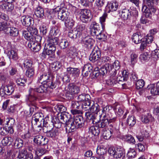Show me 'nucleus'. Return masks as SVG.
<instances>
[{
    "mask_svg": "<svg viewBox=\"0 0 159 159\" xmlns=\"http://www.w3.org/2000/svg\"><path fill=\"white\" fill-rule=\"evenodd\" d=\"M39 87L36 86L35 88H30L29 89V94L26 96V100L30 109H36L37 108L36 105L35 101L39 96L40 93H45L49 87L47 85L39 84Z\"/></svg>",
    "mask_w": 159,
    "mask_h": 159,
    "instance_id": "f257e3e1",
    "label": "nucleus"
},
{
    "mask_svg": "<svg viewBox=\"0 0 159 159\" xmlns=\"http://www.w3.org/2000/svg\"><path fill=\"white\" fill-rule=\"evenodd\" d=\"M55 7L53 9V11L57 14L58 19L61 21H65L68 18L69 13L65 5L64 0H55Z\"/></svg>",
    "mask_w": 159,
    "mask_h": 159,
    "instance_id": "f03ea898",
    "label": "nucleus"
},
{
    "mask_svg": "<svg viewBox=\"0 0 159 159\" xmlns=\"http://www.w3.org/2000/svg\"><path fill=\"white\" fill-rule=\"evenodd\" d=\"M84 120L81 116L75 117L74 120H68L66 124V129L69 132H73L75 128L82 127L84 125Z\"/></svg>",
    "mask_w": 159,
    "mask_h": 159,
    "instance_id": "7ed1b4c3",
    "label": "nucleus"
},
{
    "mask_svg": "<svg viewBox=\"0 0 159 159\" xmlns=\"http://www.w3.org/2000/svg\"><path fill=\"white\" fill-rule=\"evenodd\" d=\"M107 16V14L104 13L100 18V22L102 28L99 26L98 24L95 22L92 23L90 26V29L91 34L93 35H96V37L101 34L105 28V21Z\"/></svg>",
    "mask_w": 159,
    "mask_h": 159,
    "instance_id": "20e7f679",
    "label": "nucleus"
},
{
    "mask_svg": "<svg viewBox=\"0 0 159 159\" xmlns=\"http://www.w3.org/2000/svg\"><path fill=\"white\" fill-rule=\"evenodd\" d=\"M102 113L101 116L102 117V121L98 123V125L99 127L103 128L109 125L110 127L113 128L116 118H110L108 114H107L105 110H102Z\"/></svg>",
    "mask_w": 159,
    "mask_h": 159,
    "instance_id": "39448f33",
    "label": "nucleus"
},
{
    "mask_svg": "<svg viewBox=\"0 0 159 159\" xmlns=\"http://www.w3.org/2000/svg\"><path fill=\"white\" fill-rule=\"evenodd\" d=\"M37 82H39V84L46 85L49 88L52 89H55L57 86L50 75L45 74L42 75L39 77Z\"/></svg>",
    "mask_w": 159,
    "mask_h": 159,
    "instance_id": "423d86ee",
    "label": "nucleus"
},
{
    "mask_svg": "<svg viewBox=\"0 0 159 159\" xmlns=\"http://www.w3.org/2000/svg\"><path fill=\"white\" fill-rule=\"evenodd\" d=\"M68 89L66 96L69 100L73 99L74 95L78 93L80 91L79 87L72 83L69 84Z\"/></svg>",
    "mask_w": 159,
    "mask_h": 159,
    "instance_id": "0eeeda50",
    "label": "nucleus"
},
{
    "mask_svg": "<svg viewBox=\"0 0 159 159\" xmlns=\"http://www.w3.org/2000/svg\"><path fill=\"white\" fill-rule=\"evenodd\" d=\"M108 152L110 156L116 159L120 158L123 155L122 149L120 148L117 147L109 148Z\"/></svg>",
    "mask_w": 159,
    "mask_h": 159,
    "instance_id": "6e6552de",
    "label": "nucleus"
},
{
    "mask_svg": "<svg viewBox=\"0 0 159 159\" xmlns=\"http://www.w3.org/2000/svg\"><path fill=\"white\" fill-rule=\"evenodd\" d=\"M80 12V18L83 23H87L90 20L91 15L90 11L86 9H81Z\"/></svg>",
    "mask_w": 159,
    "mask_h": 159,
    "instance_id": "1a4fd4ad",
    "label": "nucleus"
},
{
    "mask_svg": "<svg viewBox=\"0 0 159 159\" xmlns=\"http://www.w3.org/2000/svg\"><path fill=\"white\" fill-rule=\"evenodd\" d=\"M34 142L38 146H46L48 142V138L44 137L43 136L39 135L35 136L33 139Z\"/></svg>",
    "mask_w": 159,
    "mask_h": 159,
    "instance_id": "9d476101",
    "label": "nucleus"
},
{
    "mask_svg": "<svg viewBox=\"0 0 159 159\" xmlns=\"http://www.w3.org/2000/svg\"><path fill=\"white\" fill-rule=\"evenodd\" d=\"M101 54L100 50L98 47L94 48L90 54L89 60L90 61L94 62L97 61L101 57Z\"/></svg>",
    "mask_w": 159,
    "mask_h": 159,
    "instance_id": "9b49d317",
    "label": "nucleus"
},
{
    "mask_svg": "<svg viewBox=\"0 0 159 159\" xmlns=\"http://www.w3.org/2000/svg\"><path fill=\"white\" fill-rule=\"evenodd\" d=\"M82 43L88 49H91L95 43V40L90 36H86L82 40Z\"/></svg>",
    "mask_w": 159,
    "mask_h": 159,
    "instance_id": "f8f14e48",
    "label": "nucleus"
},
{
    "mask_svg": "<svg viewBox=\"0 0 159 159\" xmlns=\"http://www.w3.org/2000/svg\"><path fill=\"white\" fill-rule=\"evenodd\" d=\"M20 21L23 26L28 27L33 22V20L30 16L24 15L21 17Z\"/></svg>",
    "mask_w": 159,
    "mask_h": 159,
    "instance_id": "ddd939ff",
    "label": "nucleus"
},
{
    "mask_svg": "<svg viewBox=\"0 0 159 159\" xmlns=\"http://www.w3.org/2000/svg\"><path fill=\"white\" fill-rule=\"evenodd\" d=\"M14 88L13 86L11 85H7L6 86H2L0 89V92L2 91L4 94L10 95L11 94L14 92Z\"/></svg>",
    "mask_w": 159,
    "mask_h": 159,
    "instance_id": "4468645a",
    "label": "nucleus"
},
{
    "mask_svg": "<svg viewBox=\"0 0 159 159\" xmlns=\"http://www.w3.org/2000/svg\"><path fill=\"white\" fill-rule=\"evenodd\" d=\"M118 78H119V75H118L117 77L110 76V78L107 80L106 83L108 85L112 86L117 84H121L122 85H124V84H122L121 81L119 80Z\"/></svg>",
    "mask_w": 159,
    "mask_h": 159,
    "instance_id": "2eb2a0df",
    "label": "nucleus"
},
{
    "mask_svg": "<svg viewBox=\"0 0 159 159\" xmlns=\"http://www.w3.org/2000/svg\"><path fill=\"white\" fill-rule=\"evenodd\" d=\"M81 36V33L75 28L68 33L69 37L74 40L79 38Z\"/></svg>",
    "mask_w": 159,
    "mask_h": 159,
    "instance_id": "dca6fc26",
    "label": "nucleus"
},
{
    "mask_svg": "<svg viewBox=\"0 0 159 159\" xmlns=\"http://www.w3.org/2000/svg\"><path fill=\"white\" fill-rule=\"evenodd\" d=\"M0 7L4 11L11 12L13 10L14 6V4L10 3L2 2L0 5Z\"/></svg>",
    "mask_w": 159,
    "mask_h": 159,
    "instance_id": "f3484780",
    "label": "nucleus"
},
{
    "mask_svg": "<svg viewBox=\"0 0 159 159\" xmlns=\"http://www.w3.org/2000/svg\"><path fill=\"white\" fill-rule=\"evenodd\" d=\"M112 69L111 64L109 63L106 64L99 69V73L101 75L104 76L106 75L108 72L110 71Z\"/></svg>",
    "mask_w": 159,
    "mask_h": 159,
    "instance_id": "a211bd4d",
    "label": "nucleus"
},
{
    "mask_svg": "<svg viewBox=\"0 0 159 159\" xmlns=\"http://www.w3.org/2000/svg\"><path fill=\"white\" fill-rule=\"evenodd\" d=\"M118 3L116 1H112L108 2L107 7L109 9V11L113 12L116 11L118 7Z\"/></svg>",
    "mask_w": 159,
    "mask_h": 159,
    "instance_id": "6ab92c4d",
    "label": "nucleus"
},
{
    "mask_svg": "<svg viewBox=\"0 0 159 159\" xmlns=\"http://www.w3.org/2000/svg\"><path fill=\"white\" fill-rule=\"evenodd\" d=\"M33 120H34L36 124L41 123L45 122L43 114L40 112H37L35 113L33 116Z\"/></svg>",
    "mask_w": 159,
    "mask_h": 159,
    "instance_id": "aec40b11",
    "label": "nucleus"
},
{
    "mask_svg": "<svg viewBox=\"0 0 159 159\" xmlns=\"http://www.w3.org/2000/svg\"><path fill=\"white\" fill-rule=\"evenodd\" d=\"M35 14L38 18L42 19L45 17L43 9L40 6H39L36 8Z\"/></svg>",
    "mask_w": 159,
    "mask_h": 159,
    "instance_id": "412c9836",
    "label": "nucleus"
},
{
    "mask_svg": "<svg viewBox=\"0 0 159 159\" xmlns=\"http://www.w3.org/2000/svg\"><path fill=\"white\" fill-rule=\"evenodd\" d=\"M133 13L129 9H123L121 14V18L124 20L129 19L131 18Z\"/></svg>",
    "mask_w": 159,
    "mask_h": 159,
    "instance_id": "4be33fe9",
    "label": "nucleus"
},
{
    "mask_svg": "<svg viewBox=\"0 0 159 159\" xmlns=\"http://www.w3.org/2000/svg\"><path fill=\"white\" fill-rule=\"evenodd\" d=\"M5 32L7 34L12 37H16L18 35L19 31L15 27L9 26L7 31Z\"/></svg>",
    "mask_w": 159,
    "mask_h": 159,
    "instance_id": "5701e85b",
    "label": "nucleus"
},
{
    "mask_svg": "<svg viewBox=\"0 0 159 159\" xmlns=\"http://www.w3.org/2000/svg\"><path fill=\"white\" fill-rule=\"evenodd\" d=\"M66 70L68 74L71 75L75 78L77 77L80 73V70L75 68L68 67L67 68Z\"/></svg>",
    "mask_w": 159,
    "mask_h": 159,
    "instance_id": "b1692460",
    "label": "nucleus"
},
{
    "mask_svg": "<svg viewBox=\"0 0 159 159\" xmlns=\"http://www.w3.org/2000/svg\"><path fill=\"white\" fill-rule=\"evenodd\" d=\"M48 131L46 132V136L52 138H56L59 135L58 130V129H48Z\"/></svg>",
    "mask_w": 159,
    "mask_h": 159,
    "instance_id": "393cba45",
    "label": "nucleus"
},
{
    "mask_svg": "<svg viewBox=\"0 0 159 159\" xmlns=\"http://www.w3.org/2000/svg\"><path fill=\"white\" fill-rule=\"evenodd\" d=\"M55 110L56 111H53V112L55 113V116H57L58 118L63 120L64 122H66V124L68 122L66 113L65 112H59L61 110H58L59 111H57V110Z\"/></svg>",
    "mask_w": 159,
    "mask_h": 159,
    "instance_id": "a878e982",
    "label": "nucleus"
},
{
    "mask_svg": "<svg viewBox=\"0 0 159 159\" xmlns=\"http://www.w3.org/2000/svg\"><path fill=\"white\" fill-rule=\"evenodd\" d=\"M142 36L140 33H135L132 36V39L133 41L135 44H138L141 43L143 39Z\"/></svg>",
    "mask_w": 159,
    "mask_h": 159,
    "instance_id": "bb28decb",
    "label": "nucleus"
},
{
    "mask_svg": "<svg viewBox=\"0 0 159 159\" xmlns=\"http://www.w3.org/2000/svg\"><path fill=\"white\" fill-rule=\"evenodd\" d=\"M7 55L10 59L16 61L19 59V57L16 52L13 50H9L8 52Z\"/></svg>",
    "mask_w": 159,
    "mask_h": 159,
    "instance_id": "cd10ccee",
    "label": "nucleus"
},
{
    "mask_svg": "<svg viewBox=\"0 0 159 159\" xmlns=\"http://www.w3.org/2000/svg\"><path fill=\"white\" fill-rule=\"evenodd\" d=\"M105 130H104L102 133V135L104 139L108 140L109 139L113 134V129L110 128V130L107 129V130L105 129Z\"/></svg>",
    "mask_w": 159,
    "mask_h": 159,
    "instance_id": "c85d7f7f",
    "label": "nucleus"
},
{
    "mask_svg": "<svg viewBox=\"0 0 159 159\" xmlns=\"http://www.w3.org/2000/svg\"><path fill=\"white\" fill-rule=\"evenodd\" d=\"M121 74H122V76L121 75V74H119L118 73V75L119 76L118 80H119L121 81L122 83L124 81H126L128 78L129 73L126 70H124L123 72H121Z\"/></svg>",
    "mask_w": 159,
    "mask_h": 159,
    "instance_id": "c756f323",
    "label": "nucleus"
},
{
    "mask_svg": "<svg viewBox=\"0 0 159 159\" xmlns=\"http://www.w3.org/2000/svg\"><path fill=\"white\" fill-rule=\"evenodd\" d=\"M89 131L94 136H98L100 133L99 127L97 126H91L89 129Z\"/></svg>",
    "mask_w": 159,
    "mask_h": 159,
    "instance_id": "7c9ffc66",
    "label": "nucleus"
},
{
    "mask_svg": "<svg viewBox=\"0 0 159 159\" xmlns=\"http://www.w3.org/2000/svg\"><path fill=\"white\" fill-rule=\"evenodd\" d=\"M150 92L153 95H159V88L155 84H151L150 85Z\"/></svg>",
    "mask_w": 159,
    "mask_h": 159,
    "instance_id": "2f4dec72",
    "label": "nucleus"
},
{
    "mask_svg": "<svg viewBox=\"0 0 159 159\" xmlns=\"http://www.w3.org/2000/svg\"><path fill=\"white\" fill-rule=\"evenodd\" d=\"M90 98V96L88 94L85 93L80 95L78 97L77 99L79 101L87 102L89 101Z\"/></svg>",
    "mask_w": 159,
    "mask_h": 159,
    "instance_id": "473e14b6",
    "label": "nucleus"
},
{
    "mask_svg": "<svg viewBox=\"0 0 159 159\" xmlns=\"http://www.w3.org/2000/svg\"><path fill=\"white\" fill-rule=\"evenodd\" d=\"M123 139L129 143L134 144L135 143L133 137L130 134H126L123 136Z\"/></svg>",
    "mask_w": 159,
    "mask_h": 159,
    "instance_id": "72a5a7b5",
    "label": "nucleus"
},
{
    "mask_svg": "<svg viewBox=\"0 0 159 159\" xmlns=\"http://www.w3.org/2000/svg\"><path fill=\"white\" fill-rule=\"evenodd\" d=\"M153 118L152 115L149 113H148L147 115L144 116L142 117L141 118V121L145 123H147L150 121H152Z\"/></svg>",
    "mask_w": 159,
    "mask_h": 159,
    "instance_id": "f704fd0d",
    "label": "nucleus"
},
{
    "mask_svg": "<svg viewBox=\"0 0 159 159\" xmlns=\"http://www.w3.org/2000/svg\"><path fill=\"white\" fill-rule=\"evenodd\" d=\"M136 154L135 150L133 148H130L128 151L127 156L128 159H132L135 157Z\"/></svg>",
    "mask_w": 159,
    "mask_h": 159,
    "instance_id": "c9c22d12",
    "label": "nucleus"
},
{
    "mask_svg": "<svg viewBox=\"0 0 159 159\" xmlns=\"http://www.w3.org/2000/svg\"><path fill=\"white\" fill-rule=\"evenodd\" d=\"M23 145V141L20 138H17L14 143V147L16 148H19Z\"/></svg>",
    "mask_w": 159,
    "mask_h": 159,
    "instance_id": "e433bc0d",
    "label": "nucleus"
},
{
    "mask_svg": "<svg viewBox=\"0 0 159 159\" xmlns=\"http://www.w3.org/2000/svg\"><path fill=\"white\" fill-rule=\"evenodd\" d=\"M16 153V152H13L12 149L8 150L7 154H6L7 159H14L16 157H17Z\"/></svg>",
    "mask_w": 159,
    "mask_h": 159,
    "instance_id": "4c0bfd02",
    "label": "nucleus"
},
{
    "mask_svg": "<svg viewBox=\"0 0 159 159\" xmlns=\"http://www.w3.org/2000/svg\"><path fill=\"white\" fill-rule=\"evenodd\" d=\"M105 3V0H96L95 4V7L99 11H101V7L104 5Z\"/></svg>",
    "mask_w": 159,
    "mask_h": 159,
    "instance_id": "58836bf2",
    "label": "nucleus"
},
{
    "mask_svg": "<svg viewBox=\"0 0 159 159\" xmlns=\"http://www.w3.org/2000/svg\"><path fill=\"white\" fill-rule=\"evenodd\" d=\"M128 124L130 127L133 126L136 123V119L133 116H129L127 120Z\"/></svg>",
    "mask_w": 159,
    "mask_h": 159,
    "instance_id": "ea45409f",
    "label": "nucleus"
},
{
    "mask_svg": "<svg viewBox=\"0 0 159 159\" xmlns=\"http://www.w3.org/2000/svg\"><path fill=\"white\" fill-rule=\"evenodd\" d=\"M23 35L28 41L34 38L30 31L28 30L23 31Z\"/></svg>",
    "mask_w": 159,
    "mask_h": 159,
    "instance_id": "a19ab883",
    "label": "nucleus"
},
{
    "mask_svg": "<svg viewBox=\"0 0 159 159\" xmlns=\"http://www.w3.org/2000/svg\"><path fill=\"white\" fill-rule=\"evenodd\" d=\"M9 24L7 21L0 22V31H7L9 26Z\"/></svg>",
    "mask_w": 159,
    "mask_h": 159,
    "instance_id": "79ce46f5",
    "label": "nucleus"
},
{
    "mask_svg": "<svg viewBox=\"0 0 159 159\" xmlns=\"http://www.w3.org/2000/svg\"><path fill=\"white\" fill-rule=\"evenodd\" d=\"M52 122L53 123L52 125L57 128V129L60 128L61 126V124L58 118H53L52 120Z\"/></svg>",
    "mask_w": 159,
    "mask_h": 159,
    "instance_id": "37998d69",
    "label": "nucleus"
},
{
    "mask_svg": "<svg viewBox=\"0 0 159 159\" xmlns=\"http://www.w3.org/2000/svg\"><path fill=\"white\" fill-rule=\"evenodd\" d=\"M11 140L12 139L11 137H5L2 140L1 143L3 146H5L7 145L9 143L10 144L11 142Z\"/></svg>",
    "mask_w": 159,
    "mask_h": 159,
    "instance_id": "c03bdc74",
    "label": "nucleus"
},
{
    "mask_svg": "<svg viewBox=\"0 0 159 159\" xmlns=\"http://www.w3.org/2000/svg\"><path fill=\"white\" fill-rule=\"evenodd\" d=\"M50 33L54 36H59L61 34L59 29L57 26L54 27V28H52L50 30Z\"/></svg>",
    "mask_w": 159,
    "mask_h": 159,
    "instance_id": "a18cd8bd",
    "label": "nucleus"
},
{
    "mask_svg": "<svg viewBox=\"0 0 159 159\" xmlns=\"http://www.w3.org/2000/svg\"><path fill=\"white\" fill-rule=\"evenodd\" d=\"M59 46L61 49H64L68 46L69 43L66 40L63 39L60 42Z\"/></svg>",
    "mask_w": 159,
    "mask_h": 159,
    "instance_id": "49530a36",
    "label": "nucleus"
},
{
    "mask_svg": "<svg viewBox=\"0 0 159 159\" xmlns=\"http://www.w3.org/2000/svg\"><path fill=\"white\" fill-rule=\"evenodd\" d=\"M43 126V130L44 133H46V132L48 131V129H51V130L52 129V126H50V125L48 122L45 121L42 123Z\"/></svg>",
    "mask_w": 159,
    "mask_h": 159,
    "instance_id": "de8ad7c7",
    "label": "nucleus"
},
{
    "mask_svg": "<svg viewBox=\"0 0 159 159\" xmlns=\"http://www.w3.org/2000/svg\"><path fill=\"white\" fill-rule=\"evenodd\" d=\"M40 31L41 34L44 36H45L48 32V30L46 26L43 23L39 27Z\"/></svg>",
    "mask_w": 159,
    "mask_h": 159,
    "instance_id": "09e8293b",
    "label": "nucleus"
},
{
    "mask_svg": "<svg viewBox=\"0 0 159 159\" xmlns=\"http://www.w3.org/2000/svg\"><path fill=\"white\" fill-rule=\"evenodd\" d=\"M144 82L143 80H138L136 82V88L139 89L142 88L144 86Z\"/></svg>",
    "mask_w": 159,
    "mask_h": 159,
    "instance_id": "8fccbe9b",
    "label": "nucleus"
},
{
    "mask_svg": "<svg viewBox=\"0 0 159 159\" xmlns=\"http://www.w3.org/2000/svg\"><path fill=\"white\" fill-rule=\"evenodd\" d=\"M34 74V70L33 67L28 68L26 72V75L29 77L33 76Z\"/></svg>",
    "mask_w": 159,
    "mask_h": 159,
    "instance_id": "3c124183",
    "label": "nucleus"
},
{
    "mask_svg": "<svg viewBox=\"0 0 159 159\" xmlns=\"http://www.w3.org/2000/svg\"><path fill=\"white\" fill-rule=\"evenodd\" d=\"M58 40L57 37H52L49 39L48 43L57 46L58 44Z\"/></svg>",
    "mask_w": 159,
    "mask_h": 159,
    "instance_id": "603ef678",
    "label": "nucleus"
},
{
    "mask_svg": "<svg viewBox=\"0 0 159 159\" xmlns=\"http://www.w3.org/2000/svg\"><path fill=\"white\" fill-rule=\"evenodd\" d=\"M92 74V78L93 79L96 78L99 76L101 75L100 73H99V67H97L94 69Z\"/></svg>",
    "mask_w": 159,
    "mask_h": 159,
    "instance_id": "864d4df0",
    "label": "nucleus"
},
{
    "mask_svg": "<svg viewBox=\"0 0 159 159\" xmlns=\"http://www.w3.org/2000/svg\"><path fill=\"white\" fill-rule=\"evenodd\" d=\"M96 152L99 155H105L106 153V150L103 148L100 147H98L97 148Z\"/></svg>",
    "mask_w": 159,
    "mask_h": 159,
    "instance_id": "5fc2aeb1",
    "label": "nucleus"
},
{
    "mask_svg": "<svg viewBox=\"0 0 159 159\" xmlns=\"http://www.w3.org/2000/svg\"><path fill=\"white\" fill-rule=\"evenodd\" d=\"M41 44L37 41L35 43L31 50L35 52L39 51L41 49Z\"/></svg>",
    "mask_w": 159,
    "mask_h": 159,
    "instance_id": "6e6d98bb",
    "label": "nucleus"
},
{
    "mask_svg": "<svg viewBox=\"0 0 159 159\" xmlns=\"http://www.w3.org/2000/svg\"><path fill=\"white\" fill-rule=\"evenodd\" d=\"M150 57V55L148 54L147 52H145L143 54H141L140 56V59L143 61H148Z\"/></svg>",
    "mask_w": 159,
    "mask_h": 159,
    "instance_id": "4d7b16f0",
    "label": "nucleus"
},
{
    "mask_svg": "<svg viewBox=\"0 0 159 159\" xmlns=\"http://www.w3.org/2000/svg\"><path fill=\"white\" fill-rule=\"evenodd\" d=\"M153 37L151 34H148L143 39L148 44L151 43L153 40Z\"/></svg>",
    "mask_w": 159,
    "mask_h": 159,
    "instance_id": "13d9d810",
    "label": "nucleus"
},
{
    "mask_svg": "<svg viewBox=\"0 0 159 159\" xmlns=\"http://www.w3.org/2000/svg\"><path fill=\"white\" fill-rule=\"evenodd\" d=\"M16 82L19 85L24 86L26 82V80L25 78H19L16 80Z\"/></svg>",
    "mask_w": 159,
    "mask_h": 159,
    "instance_id": "bf43d9fd",
    "label": "nucleus"
},
{
    "mask_svg": "<svg viewBox=\"0 0 159 159\" xmlns=\"http://www.w3.org/2000/svg\"><path fill=\"white\" fill-rule=\"evenodd\" d=\"M23 65L26 68H30L32 67V62L31 61L28 60H25L24 63Z\"/></svg>",
    "mask_w": 159,
    "mask_h": 159,
    "instance_id": "052dcab7",
    "label": "nucleus"
},
{
    "mask_svg": "<svg viewBox=\"0 0 159 159\" xmlns=\"http://www.w3.org/2000/svg\"><path fill=\"white\" fill-rule=\"evenodd\" d=\"M37 41H36L34 38L28 40V47L31 50V48H33L35 43Z\"/></svg>",
    "mask_w": 159,
    "mask_h": 159,
    "instance_id": "680f3d73",
    "label": "nucleus"
},
{
    "mask_svg": "<svg viewBox=\"0 0 159 159\" xmlns=\"http://www.w3.org/2000/svg\"><path fill=\"white\" fill-rule=\"evenodd\" d=\"M92 68L93 67L91 64H87L84 66L82 69L83 70L91 72L92 71Z\"/></svg>",
    "mask_w": 159,
    "mask_h": 159,
    "instance_id": "e2e57ef3",
    "label": "nucleus"
},
{
    "mask_svg": "<svg viewBox=\"0 0 159 159\" xmlns=\"http://www.w3.org/2000/svg\"><path fill=\"white\" fill-rule=\"evenodd\" d=\"M138 56L134 53H132L130 55L131 62L132 64L135 63L137 61Z\"/></svg>",
    "mask_w": 159,
    "mask_h": 159,
    "instance_id": "0e129e2a",
    "label": "nucleus"
},
{
    "mask_svg": "<svg viewBox=\"0 0 159 159\" xmlns=\"http://www.w3.org/2000/svg\"><path fill=\"white\" fill-rule=\"evenodd\" d=\"M81 104L78 102H72L71 108L74 109H80Z\"/></svg>",
    "mask_w": 159,
    "mask_h": 159,
    "instance_id": "69168bd1",
    "label": "nucleus"
},
{
    "mask_svg": "<svg viewBox=\"0 0 159 159\" xmlns=\"http://www.w3.org/2000/svg\"><path fill=\"white\" fill-rule=\"evenodd\" d=\"M111 66L112 68H113L115 70H118L120 68L119 61L118 60L115 61Z\"/></svg>",
    "mask_w": 159,
    "mask_h": 159,
    "instance_id": "338daca9",
    "label": "nucleus"
},
{
    "mask_svg": "<svg viewBox=\"0 0 159 159\" xmlns=\"http://www.w3.org/2000/svg\"><path fill=\"white\" fill-rule=\"evenodd\" d=\"M10 100H7L3 103L2 108L3 109H9L10 106H11V104H10Z\"/></svg>",
    "mask_w": 159,
    "mask_h": 159,
    "instance_id": "774afa93",
    "label": "nucleus"
}]
</instances>
